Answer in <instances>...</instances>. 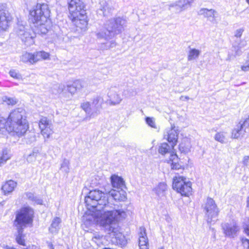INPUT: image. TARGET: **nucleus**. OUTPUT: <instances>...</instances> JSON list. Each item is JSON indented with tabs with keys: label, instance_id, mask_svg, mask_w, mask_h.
Returning <instances> with one entry per match:
<instances>
[{
	"label": "nucleus",
	"instance_id": "nucleus-1",
	"mask_svg": "<svg viewBox=\"0 0 249 249\" xmlns=\"http://www.w3.org/2000/svg\"><path fill=\"white\" fill-rule=\"evenodd\" d=\"M85 202L93 213L86 217L91 223H96L104 227L105 231L119 239L120 244H126L125 237L119 231L117 221L124 218L125 212L119 209V205L108 201L107 195L98 190L90 191L85 197Z\"/></svg>",
	"mask_w": 249,
	"mask_h": 249
},
{
	"label": "nucleus",
	"instance_id": "nucleus-2",
	"mask_svg": "<svg viewBox=\"0 0 249 249\" xmlns=\"http://www.w3.org/2000/svg\"><path fill=\"white\" fill-rule=\"evenodd\" d=\"M126 22V18L123 17L112 18L107 21L102 28L94 32L97 39L107 41L101 44L100 48L101 50H109L116 47L117 43L115 40H109L122 32Z\"/></svg>",
	"mask_w": 249,
	"mask_h": 249
},
{
	"label": "nucleus",
	"instance_id": "nucleus-3",
	"mask_svg": "<svg viewBox=\"0 0 249 249\" xmlns=\"http://www.w3.org/2000/svg\"><path fill=\"white\" fill-rule=\"evenodd\" d=\"M7 124H9V133L18 137L24 135L29 128L24 109L20 107L13 110L7 119Z\"/></svg>",
	"mask_w": 249,
	"mask_h": 249
},
{
	"label": "nucleus",
	"instance_id": "nucleus-4",
	"mask_svg": "<svg viewBox=\"0 0 249 249\" xmlns=\"http://www.w3.org/2000/svg\"><path fill=\"white\" fill-rule=\"evenodd\" d=\"M69 18L80 33L87 30L88 20L85 5L80 0H71L69 3Z\"/></svg>",
	"mask_w": 249,
	"mask_h": 249
},
{
	"label": "nucleus",
	"instance_id": "nucleus-5",
	"mask_svg": "<svg viewBox=\"0 0 249 249\" xmlns=\"http://www.w3.org/2000/svg\"><path fill=\"white\" fill-rule=\"evenodd\" d=\"M34 211L30 207H25L21 208L16 212L14 225L17 228L26 227L27 225L32 224L33 221Z\"/></svg>",
	"mask_w": 249,
	"mask_h": 249
},
{
	"label": "nucleus",
	"instance_id": "nucleus-6",
	"mask_svg": "<svg viewBox=\"0 0 249 249\" xmlns=\"http://www.w3.org/2000/svg\"><path fill=\"white\" fill-rule=\"evenodd\" d=\"M50 11L47 4L37 3L30 11V19L33 23L47 22L49 20Z\"/></svg>",
	"mask_w": 249,
	"mask_h": 249
},
{
	"label": "nucleus",
	"instance_id": "nucleus-7",
	"mask_svg": "<svg viewBox=\"0 0 249 249\" xmlns=\"http://www.w3.org/2000/svg\"><path fill=\"white\" fill-rule=\"evenodd\" d=\"M203 208L207 222L210 224H214L217 220L219 212L214 200L211 198H208Z\"/></svg>",
	"mask_w": 249,
	"mask_h": 249
},
{
	"label": "nucleus",
	"instance_id": "nucleus-8",
	"mask_svg": "<svg viewBox=\"0 0 249 249\" xmlns=\"http://www.w3.org/2000/svg\"><path fill=\"white\" fill-rule=\"evenodd\" d=\"M192 183L183 177H175L173 178V188L182 196H188L192 192Z\"/></svg>",
	"mask_w": 249,
	"mask_h": 249
},
{
	"label": "nucleus",
	"instance_id": "nucleus-9",
	"mask_svg": "<svg viewBox=\"0 0 249 249\" xmlns=\"http://www.w3.org/2000/svg\"><path fill=\"white\" fill-rule=\"evenodd\" d=\"M16 32L25 45L28 46L34 43L35 33L29 28H26L22 25H18Z\"/></svg>",
	"mask_w": 249,
	"mask_h": 249
},
{
	"label": "nucleus",
	"instance_id": "nucleus-10",
	"mask_svg": "<svg viewBox=\"0 0 249 249\" xmlns=\"http://www.w3.org/2000/svg\"><path fill=\"white\" fill-rule=\"evenodd\" d=\"M41 134L44 138V141L49 139L53 133V127L50 121L45 117L41 118L38 124Z\"/></svg>",
	"mask_w": 249,
	"mask_h": 249
},
{
	"label": "nucleus",
	"instance_id": "nucleus-11",
	"mask_svg": "<svg viewBox=\"0 0 249 249\" xmlns=\"http://www.w3.org/2000/svg\"><path fill=\"white\" fill-rule=\"evenodd\" d=\"M221 228L225 236L231 238L236 236L239 231V228L235 221L222 223Z\"/></svg>",
	"mask_w": 249,
	"mask_h": 249
},
{
	"label": "nucleus",
	"instance_id": "nucleus-12",
	"mask_svg": "<svg viewBox=\"0 0 249 249\" xmlns=\"http://www.w3.org/2000/svg\"><path fill=\"white\" fill-rule=\"evenodd\" d=\"M107 96L109 98V104L112 106L119 105L123 100V98L120 94V91L116 87H112L109 89Z\"/></svg>",
	"mask_w": 249,
	"mask_h": 249
},
{
	"label": "nucleus",
	"instance_id": "nucleus-13",
	"mask_svg": "<svg viewBox=\"0 0 249 249\" xmlns=\"http://www.w3.org/2000/svg\"><path fill=\"white\" fill-rule=\"evenodd\" d=\"M11 19L8 11L0 6V31H6L8 28Z\"/></svg>",
	"mask_w": 249,
	"mask_h": 249
},
{
	"label": "nucleus",
	"instance_id": "nucleus-14",
	"mask_svg": "<svg viewBox=\"0 0 249 249\" xmlns=\"http://www.w3.org/2000/svg\"><path fill=\"white\" fill-rule=\"evenodd\" d=\"M178 132L175 129V127L167 128L163 134L164 139L170 142L173 147L176 145L178 139Z\"/></svg>",
	"mask_w": 249,
	"mask_h": 249
},
{
	"label": "nucleus",
	"instance_id": "nucleus-15",
	"mask_svg": "<svg viewBox=\"0 0 249 249\" xmlns=\"http://www.w3.org/2000/svg\"><path fill=\"white\" fill-rule=\"evenodd\" d=\"M139 236V246L140 249H148V239L146 234V230L145 228H140Z\"/></svg>",
	"mask_w": 249,
	"mask_h": 249
},
{
	"label": "nucleus",
	"instance_id": "nucleus-16",
	"mask_svg": "<svg viewBox=\"0 0 249 249\" xmlns=\"http://www.w3.org/2000/svg\"><path fill=\"white\" fill-rule=\"evenodd\" d=\"M108 194L114 200L124 201L126 198L125 193L123 189L120 190L112 189L108 192Z\"/></svg>",
	"mask_w": 249,
	"mask_h": 249
},
{
	"label": "nucleus",
	"instance_id": "nucleus-17",
	"mask_svg": "<svg viewBox=\"0 0 249 249\" xmlns=\"http://www.w3.org/2000/svg\"><path fill=\"white\" fill-rule=\"evenodd\" d=\"M198 14L200 15H203L212 22H213L215 20V15L216 14V12L213 9L202 8L199 10Z\"/></svg>",
	"mask_w": 249,
	"mask_h": 249
},
{
	"label": "nucleus",
	"instance_id": "nucleus-18",
	"mask_svg": "<svg viewBox=\"0 0 249 249\" xmlns=\"http://www.w3.org/2000/svg\"><path fill=\"white\" fill-rule=\"evenodd\" d=\"M50 22V19L47 22L41 23V22H34L35 24V32L37 34H46L49 30V25L48 23Z\"/></svg>",
	"mask_w": 249,
	"mask_h": 249
},
{
	"label": "nucleus",
	"instance_id": "nucleus-19",
	"mask_svg": "<svg viewBox=\"0 0 249 249\" xmlns=\"http://www.w3.org/2000/svg\"><path fill=\"white\" fill-rule=\"evenodd\" d=\"M103 102V99L100 96H97L93 98L91 106L96 116L99 114V109L102 107Z\"/></svg>",
	"mask_w": 249,
	"mask_h": 249
},
{
	"label": "nucleus",
	"instance_id": "nucleus-20",
	"mask_svg": "<svg viewBox=\"0 0 249 249\" xmlns=\"http://www.w3.org/2000/svg\"><path fill=\"white\" fill-rule=\"evenodd\" d=\"M111 182L113 188L118 189H123L124 186V182L123 179L117 175H112L111 178Z\"/></svg>",
	"mask_w": 249,
	"mask_h": 249
},
{
	"label": "nucleus",
	"instance_id": "nucleus-21",
	"mask_svg": "<svg viewBox=\"0 0 249 249\" xmlns=\"http://www.w3.org/2000/svg\"><path fill=\"white\" fill-rule=\"evenodd\" d=\"M61 220L60 218L56 217L52 221L51 225L49 228L50 232L56 234L58 233L60 228Z\"/></svg>",
	"mask_w": 249,
	"mask_h": 249
},
{
	"label": "nucleus",
	"instance_id": "nucleus-22",
	"mask_svg": "<svg viewBox=\"0 0 249 249\" xmlns=\"http://www.w3.org/2000/svg\"><path fill=\"white\" fill-rule=\"evenodd\" d=\"M17 183L12 180H10L6 182L2 186L1 189L4 195H6L12 192L16 187Z\"/></svg>",
	"mask_w": 249,
	"mask_h": 249
},
{
	"label": "nucleus",
	"instance_id": "nucleus-23",
	"mask_svg": "<svg viewBox=\"0 0 249 249\" xmlns=\"http://www.w3.org/2000/svg\"><path fill=\"white\" fill-rule=\"evenodd\" d=\"M33 54V60L34 61V64L37 62L41 60L42 59H47L49 58L50 54L44 51H39L34 53Z\"/></svg>",
	"mask_w": 249,
	"mask_h": 249
},
{
	"label": "nucleus",
	"instance_id": "nucleus-24",
	"mask_svg": "<svg viewBox=\"0 0 249 249\" xmlns=\"http://www.w3.org/2000/svg\"><path fill=\"white\" fill-rule=\"evenodd\" d=\"M191 145L189 140L184 139L179 145V149L181 153H188L191 150Z\"/></svg>",
	"mask_w": 249,
	"mask_h": 249
},
{
	"label": "nucleus",
	"instance_id": "nucleus-25",
	"mask_svg": "<svg viewBox=\"0 0 249 249\" xmlns=\"http://www.w3.org/2000/svg\"><path fill=\"white\" fill-rule=\"evenodd\" d=\"M81 107L86 112L89 118H93L96 116L92 108L91 104L89 102H86L82 103L81 105Z\"/></svg>",
	"mask_w": 249,
	"mask_h": 249
},
{
	"label": "nucleus",
	"instance_id": "nucleus-26",
	"mask_svg": "<svg viewBox=\"0 0 249 249\" xmlns=\"http://www.w3.org/2000/svg\"><path fill=\"white\" fill-rule=\"evenodd\" d=\"M166 190V184L164 182H160L155 188L154 191L159 196L162 197L165 195Z\"/></svg>",
	"mask_w": 249,
	"mask_h": 249
},
{
	"label": "nucleus",
	"instance_id": "nucleus-27",
	"mask_svg": "<svg viewBox=\"0 0 249 249\" xmlns=\"http://www.w3.org/2000/svg\"><path fill=\"white\" fill-rule=\"evenodd\" d=\"M239 128L244 132L247 133L249 131V117L246 118L244 120H241L237 124Z\"/></svg>",
	"mask_w": 249,
	"mask_h": 249
},
{
	"label": "nucleus",
	"instance_id": "nucleus-28",
	"mask_svg": "<svg viewBox=\"0 0 249 249\" xmlns=\"http://www.w3.org/2000/svg\"><path fill=\"white\" fill-rule=\"evenodd\" d=\"M201 53V51L195 48H190L188 52L187 59L192 61L197 59Z\"/></svg>",
	"mask_w": 249,
	"mask_h": 249
},
{
	"label": "nucleus",
	"instance_id": "nucleus-29",
	"mask_svg": "<svg viewBox=\"0 0 249 249\" xmlns=\"http://www.w3.org/2000/svg\"><path fill=\"white\" fill-rule=\"evenodd\" d=\"M214 140L222 143H226L227 141V133L225 131L217 132L214 136Z\"/></svg>",
	"mask_w": 249,
	"mask_h": 249
},
{
	"label": "nucleus",
	"instance_id": "nucleus-30",
	"mask_svg": "<svg viewBox=\"0 0 249 249\" xmlns=\"http://www.w3.org/2000/svg\"><path fill=\"white\" fill-rule=\"evenodd\" d=\"M18 233L16 235V242L19 245L25 246V243L24 240L25 235L23 234V229L17 228Z\"/></svg>",
	"mask_w": 249,
	"mask_h": 249
},
{
	"label": "nucleus",
	"instance_id": "nucleus-31",
	"mask_svg": "<svg viewBox=\"0 0 249 249\" xmlns=\"http://www.w3.org/2000/svg\"><path fill=\"white\" fill-rule=\"evenodd\" d=\"M178 160V158L177 155L173 152H171L170 153L169 161H172L171 166L172 169H179L180 168L181 166L176 162Z\"/></svg>",
	"mask_w": 249,
	"mask_h": 249
},
{
	"label": "nucleus",
	"instance_id": "nucleus-32",
	"mask_svg": "<svg viewBox=\"0 0 249 249\" xmlns=\"http://www.w3.org/2000/svg\"><path fill=\"white\" fill-rule=\"evenodd\" d=\"M193 1L194 0H179L176 1V4L178 5L181 11H183L190 6Z\"/></svg>",
	"mask_w": 249,
	"mask_h": 249
},
{
	"label": "nucleus",
	"instance_id": "nucleus-33",
	"mask_svg": "<svg viewBox=\"0 0 249 249\" xmlns=\"http://www.w3.org/2000/svg\"><path fill=\"white\" fill-rule=\"evenodd\" d=\"M20 60L24 63L34 64L33 54L31 53H25L20 56Z\"/></svg>",
	"mask_w": 249,
	"mask_h": 249
},
{
	"label": "nucleus",
	"instance_id": "nucleus-34",
	"mask_svg": "<svg viewBox=\"0 0 249 249\" xmlns=\"http://www.w3.org/2000/svg\"><path fill=\"white\" fill-rule=\"evenodd\" d=\"M122 96L125 98H129L136 95V93L135 90L130 88H126L122 91Z\"/></svg>",
	"mask_w": 249,
	"mask_h": 249
},
{
	"label": "nucleus",
	"instance_id": "nucleus-35",
	"mask_svg": "<svg viewBox=\"0 0 249 249\" xmlns=\"http://www.w3.org/2000/svg\"><path fill=\"white\" fill-rule=\"evenodd\" d=\"M10 158V154L9 151L7 149L2 150V155L0 157V165L4 164L7 160Z\"/></svg>",
	"mask_w": 249,
	"mask_h": 249
},
{
	"label": "nucleus",
	"instance_id": "nucleus-36",
	"mask_svg": "<svg viewBox=\"0 0 249 249\" xmlns=\"http://www.w3.org/2000/svg\"><path fill=\"white\" fill-rule=\"evenodd\" d=\"M171 147L168 145V143L166 142H164L161 143L159 147V153L164 155L167 153H170L171 151Z\"/></svg>",
	"mask_w": 249,
	"mask_h": 249
},
{
	"label": "nucleus",
	"instance_id": "nucleus-37",
	"mask_svg": "<svg viewBox=\"0 0 249 249\" xmlns=\"http://www.w3.org/2000/svg\"><path fill=\"white\" fill-rule=\"evenodd\" d=\"M245 135V133L241 131L237 125L231 132V137L233 139H238L240 137H243Z\"/></svg>",
	"mask_w": 249,
	"mask_h": 249
},
{
	"label": "nucleus",
	"instance_id": "nucleus-38",
	"mask_svg": "<svg viewBox=\"0 0 249 249\" xmlns=\"http://www.w3.org/2000/svg\"><path fill=\"white\" fill-rule=\"evenodd\" d=\"M3 103L7 105L14 106L18 103V100L14 97H10L7 96H3L2 98Z\"/></svg>",
	"mask_w": 249,
	"mask_h": 249
},
{
	"label": "nucleus",
	"instance_id": "nucleus-39",
	"mask_svg": "<svg viewBox=\"0 0 249 249\" xmlns=\"http://www.w3.org/2000/svg\"><path fill=\"white\" fill-rule=\"evenodd\" d=\"M9 124H7V120L6 121L3 117H0V132L3 133L5 131H8V127Z\"/></svg>",
	"mask_w": 249,
	"mask_h": 249
},
{
	"label": "nucleus",
	"instance_id": "nucleus-40",
	"mask_svg": "<svg viewBox=\"0 0 249 249\" xmlns=\"http://www.w3.org/2000/svg\"><path fill=\"white\" fill-rule=\"evenodd\" d=\"M70 161L69 160L64 159L61 164L60 170L68 174L69 172Z\"/></svg>",
	"mask_w": 249,
	"mask_h": 249
},
{
	"label": "nucleus",
	"instance_id": "nucleus-41",
	"mask_svg": "<svg viewBox=\"0 0 249 249\" xmlns=\"http://www.w3.org/2000/svg\"><path fill=\"white\" fill-rule=\"evenodd\" d=\"M146 124L150 127L155 129H157V126L156 124L155 119L153 117H147L145 118Z\"/></svg>",
	"mask_w": 249,
	"mask_h": 249
},
{
	"label": "nucleus",
	"instance_id": "nucleus-42",
	"mask_svg": "<svg viewBox=\"0 0 249 249\" xmlns=\"http://www.w3.org/2000/svg\"><path fill=\"white\" fill-rule=\"evenodd\" d=\"M66 87L63 84H58L54 86L53 89L56 90V92L53 91V93L55 94H60L64 92Z\"/></svg>",
	"mask_w": 249,
	"mask_h": 249
},
{
	"label": "nucleus",
	"instance_id": "nucleus-43",
	"mask_svg": "<svg viewBox=\"0 0 249 249\" xmlns=\"http://www.w3.org/2000/svg\"><path fill=\"white\" fill-rule=\"evenodd\" d=\"M241 69L244 72L249 71V52L247 53L245 63L241 66Z\"/></svg>",
	"mask_w": 249,
	"mask_h": 249
},
{
	"label": "nucleus",
	"instance_id": "nucleus-44",
	"mask_svg": "<svg viewBox=\"0 0 249 249\" xmlns=\"http://www.w3.org/2000/svg\"><path fill=\"white\" fill-rule=\"evenodd\" d=\"M72 84L77 90H80L85 86V82L79 80L75 81Z\"/></svg>",
	"mask_w": 249,
	"mask_h": 249
},
{
	"label": "nucleus",
	"instance_id": "nucleus-45",
	"mask_svg": "<svg viewBox=\"0 0 249 249\" xmlns=\"http://www.w3.org/2000/svg\"><path fill=\"white\" fill-rule=\"evenodd\" d=\"M111 9L109 7L108 4L106 2H103V6L101 10L103 11V14L104 16H107L108 13H110Z\"/></svg>",
	"mask_w": 249,
	"mask_h": 249
},
{
	"label": "nucleus",
	"instance_id": "nucleus-46",
	"mask_svg": "<svg viewBox=\"0 0 249 249\" xmlns=\"http://www.w3.org/2000/svg\"><path fill=\"white\" fill-rule=\"evenodd\" d=\"M97 177H93L91 179V185L92 187L97 186L101 184L103 181V178H99L98 179L97 178Z\"/></svg>",
	"mask_w": 249,
	"mask_h": 249
},
{
	"label": "nucleus",
	"instance_id": "nucleus-47",
	"mask_svg": "<svg viewBox=\"0 0 249 249\" xmlns=\"http://www.w3.org/2000/svg\"><path fill=\"white\" fill-rule=\"evenodd\" d=\"M10 75L15 79L20 80L22 79V76L20 74L14 70H10L9 71Z\"/></svg>",
	"mask_w": 249,
	"mask_h": 249
},
{
	"label": "nucleus",
	"instance_id": "nucleus-48",
	"mask_svg": "<svg viewBox=\"0 0 249 249\" xmlns=\"http://www.w3.org/2000/svg\"><path fill=\"white\" fill-rule=\"evenodd\" d=\"M67 90L70 92L71 95H73L76 92L77 90L75 88V87L73 86V84L71 85H68L67 86Z\"/></svg>",
	"mask_w": 249,
	"mask_h": 249
},
{
	"label": "nucleus",
	"instance_id": "nucleus-49",
	"mask_svg": "<svg viewBox=\"0 0 249 249\" xmlns=\"http://www.w3.org/2000/svg\"><path fill=\"white\" fill-rule=\"evenodd\" d=\"M31 201H32L33 202H34L35 204H39V205L42 204V203H43L42 199L41 198H40V197H39L37 196H36L35 195L34 196V199H33L31 200Z\"/></svg>",
	"mask_w": 249,
	"mask_h": 249
},
{
	"label": "nucleus",
	"instance_id": "nucleus-50",
	"mask_svg": "<svg viewBox=\"0 0 249 249\" xmlns=\"http://www.w3.org/2000/svg\"><path fill=\"white\" fill-rule=\"evenodd\" d=\"M241 47L239 46H237L234 47V56H240L241 55L243 52L241 50Z\"/></svg>",
	"mask_w": 249,
	"mask_h": 249
},
{
	"label": "nucleus",
	"instance_id": "nucleus-51",
	"mask_svg": "<svg viewBox=\"0 0 249 249\" xmlns=\"http://www.w3.org/2000/svg\"><path fill=\"white\" fill-rule=\"evenodd\" d=\"M242 163L244 167L248 166L249 164V156H245L243 157Z\"/></svg>",
	"mask_w": 249,
	"mask_h": 249
},
{
	"label": "nucleus",
	"instance_id": "nucleus-52",
	"mask_svg": "<svg viewBox=\"0 0 249 249\" xmlns=\"http://www.w3.org/2000/svg\"><path fill=\"white\" fill-rule=\"evenodd\" d=\"M244 228L245 233L249 236V219L246 221Z\"/></svg>",
	"mask_w": 249,
	"mask_h": 249
},
{
	"label": "nucleus",
	"instance_id": "nucleus-53",
	"mask_svg": "<svg viewBox=\"0 0 249 249\" xmlns=\"http://www.w3.org/2000/svg\"><path fill=\"white\" fill-rule=\"evenodd\" d=\"M29 140L27 141V143H32L34 142H35L36 140V136L34 133H30L29 135Z\"/></svg>",
	"mask_w": 249,
	"mask_h": 249
},
{
	"label": "nucleus",
	"instance_id": "nucleus-54",
	"mask_svg": "<svg viewBox=\"0 0 249 249\" xmlns=\"http://www.w3.org/2000/svg\"><path fill=\"white\" fill-rule=\"evenodd\" d=\"M244 32V29L240 28L236 30L235 33V36L236 37H240Z\"/></svg>",
	"mask_w": 249,
	"mask_h": 249
},
{
	"label": "nucleus",
	"instance_id": "nucleus-55",
	"mask_svg": "<svg viewBox=\"0 0 249 249\" xmlns=\"http://www.w3.org/2000/svg\"><path fill=\"white\" fill-rule=\"evenodd\" d=\"M37 153H38V151H35V150H34L33 151L32 153L30 154L28 156V157L27 158V160H30L32 157H34V159H35Z\"/></svg>",
	"mask_w": 249,
	"mask_h": 249
},
{
	"label": "nucleus",
	"instance_id": "nucleus-56",
	"mask_svg": "<svg viewBox=\"0 0 249 249\" xmlns=\"http://www.w3.org/2000/svg\"><path fill=\"white\" fill-rule=\"evenodd\" d=\"M25 196L26 197L30 200H32L33 199H34V196L35 195L34 194L31 193V192H27L25 193Z\"/></svg>",
	"mask_w": 249,
	"mask_h": 249
},
{
	"label": "nucleus",
	"instance_id": "nucleus-57",
	"mask_svg": "<svg viewBox=\"0 0 249 249\" xmlns=\"http://www.w3.org/2000/svg\"><path fill=\"white\" fill-rule=\"evenodd\" d=\"M243 243L248 245V249H249V240L247 239H245L243 241Z\"/></svg>",
	"mask_w": 249,
	"mask_h": 249
},
{
	"label": "nucleus",
	"instance_id": "nucleus-58",
	"mask_svg": "<svg viewBox=\"0 0 249 249\" xmlns=\"http://www.w3.org/2000/svg\"><path fill=\"white\" fill-rule=\"evenodd\" d=\"M26 249H37V248L35 246H29L26 248Z\"/></svg>",
	"mask_w": 249,
	"mask_h": 249
},
{
	"label": "nucleus",
	"instance_id": "nucleus-59",
	"mask_svg": "<svg viewBox=\"0 0 249 249\" xmlns=\"http://www.w3.org/2000/svg\"><path fill=\"white\" fill-rule=\"evenodd\" d=\"M175 6H178V5L176 4V2H175V3H172V4L169 5V7H175Z\"/></svg>",
	"mask_w": 249,
	"mask_h": 249
},
{
	"label": "nucleus",
	"instance_id": "nucleus-60",
	"mask_svg": "<svg viewBox=\"0 0 249 249\" xmlns=\"http://www.w3.org/2000/svg\"><path fill=\"white\" fill-rule=\"evenodd\" d=\"M185 98V99H186V100H188V99H189V97L188 96H184V97H183V96H181V99H182V98Z\"/></svg>",
	"mask_w": 249,
	"mask_h": 249
},
{
	"label": "nucleus",
	"instance_id": "nucleus-61",
	"mask_svg": "<svg viewBox=\"0 0 249 249\" xmlns=\"http://www.w3.org/2000/svg\"><path fill=\"white\" fill-rule=\"evenodd\" d=\"M246 45V43L245 42L244 44H241L240 46H239L241 47V48H242V47H244Z\"/></svg>",
	"mask_w": 249,
	"mask_h": 249
},
{
	"label": "nucleus",
	"instance_id": "nucleus-62",
	"mask_svg": "<svg viewBox=\"0 0 249 249\" xmlns=\"http://www.w3.org/2000/svg\"><path fill=\"white\" fill-rule=\"evenodd\" d=\"M246 2L248 3V4L249 5V0H246Z\"/></svg>",
	"mask_w": 249,
	"mask_h": 249
},
{
	"label": "nucleus",
	"instance_id": "nucleus-63",
	"mask_svg": "<svg viewBox=\"0 0 249 249\" xmlns=\"http://www.w3.org/2000/svg\"><path fill=\"white\" fill-rule=\"evenodd\" d=\"M110 249V248H104V249Z\"/></svg>",
	"mask_w": 249,
	"mask_h": 249
},
{
	"label": "nucleus",
	"instance_id": "nucleus-64",
	"mask_svg": "<svg viewBox=\"0 0 249 249\" xmlns=\"http://www.w3.org/2000/svg\"><path fill=\"white\" fill-rule=\"evenodd\" d=\"M52 249H54L53 248Z\"/></svg>",
	"mask_w": 249,
	"mask_h": 249
}]
</instances>
